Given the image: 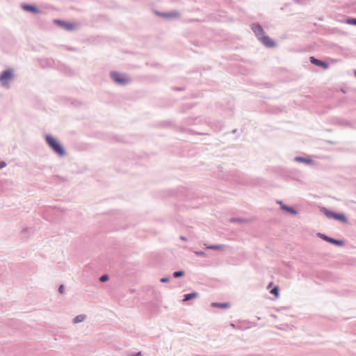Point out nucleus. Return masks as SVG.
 Returning a JSON list of instances; mask_svg holds the SVG:
<instances>
[{"mask_svg":"<svg viewBox=\"0 0 356 356\" xmlns=\"http://www.w3.org/2000/svg\"><path fill=\"white\" fill-rule=\"evenodd\" d=\"M39 65L41 67H54L56 65L54 60L49 58H42L38 60Z\"/></svg>","mask_w":356,"mask_h":356,"instance_id":"6e6552de","label":"nucleus"},{"mask_svg":"<svg viewBox=\"0 0 356 356\" xmlns=\"http://www.w3.org/2000/svg\"><path fill=\"white\" fill-rule=\"evenodd\" d=\"M251 29L254 33L257 40H260L261 36L264 35L266 33L261 25L259 23H254L251 25Z\"/></svg>","mask_w":356,"mask_h":356,"instance_id":"39448f33","label":"nucleus"},{"mask_svg":"<svg viewBox=\"0 0 356 356\" xmlns=\"http://www.w3.org/2000/svg\"><path fill=\"white\" fill-rule=\"evenodd\" d=\"M192 108V105L189 104H185L182 105L181 112H185Z\"/></svg>","mask_w":356,"mask_h":356,"instance_id":"b1692460","label":"nucleus"},{"mask_svg":"<svg viewBox=\"0 0 356 356\" xmlns=\"http://www.w3.org/2000/svg\"><path fill=\"white\" fill-rule=\"evenodd\" d=\"M109 280V276L107 274H104L99 277V281L102 282H107Z\"/></svg>","mask_w":356,"mask_h":356,"instance_id":"a878e982","label":"nucleus"},{"mask_svg":"<svg viewBox=\"0 0 356 356\" xmlns=\"http://www.w3.org/2000/svg\"><path fill=\"white\" fill-rule=\"evenodd\" d=\"M321 211L329 219H334L337 212L331 211L325 207H321Z\"/></svg>","mask_w":356,"mask_h":356,"instance_id":"4468645a","label":"nucleus"},{"mask_svg":"<svg viewBox=\"0 0 356 356\" xmlns=\"http://www.w3.org/2000/svg\"><path fill=\"white\" fill-rule=\"evenodd\" d=\"M354 74H355V76L356 77V70H355Z\"/></svg>","mask_w":356,"mask_h":356,"instance_id":"58836bf2","label":"nucleus"},{"mask_svg":"<svg viewBox=\"0 0 356 356\" xmlns=\"http://www.w3.org/2000/svg\"><path fill=\"white\" fill-rule=\"evenodd\" d=\"M184 275L185 272L182 270L175 271L172 273V276L174 278H179L184 276Z\"/></svg>","mask_w":356,"mask_h":356,"instance_id":"4be33fe9","label":"nucleus"},{"mask_svg":"<svg viewBox=\"0 0 356 356\" xmlns=\"http://www.w3.org/2000/svg\"><path fill=\"white\" fill-rule=\"evenodd\" d=\"M194 253L197 257H204L206 255L205 252L202 250L195 251Z\"/></svg>","mask_w":356,"mask_h":356,"instance_id":"bb28decb","label":"nucleus"},{"mask_svg":"<svg viewBox=\"0 0 356 356\" xmlns=\"http://www.w3.org/2000/svg\"><path fill=\"white\" fill-rule=\"evenodd\" d=\"M334 220H338V221L345 223V224H347L348 222V218L346 216V215L343 213L337 212Z\"/></svg>","mask_w":356,"mask_h":356,"instance_id":"2eb2a0df","label":"nucleus"},{"mask_svg":"<svg viewBox=\"0 0 356 356\" xmlns=\"http://www.w3.org/2000/svg\"><path fill=\"white\" fill-rule=\"evenodd\" d=\"M347 24L356 26V18L348 17L345 20Z\"/></svg>","mask_w":356,"mask_h":356,"instance_id":"5701e85b","label":"nucleus"},{"mask_svg":"<svg viewBox=\"0 0 356 356\" xmlns=\"http://www.w3.org/2000/svg\"><path fill=\"white\" fill-rule=\"evenodd\" d=\"M236 132H237V130H236V129H234V130L232 131V133H233V134H235V133H236Z\"/></svg>","mask_w":356,"mask_h":356,"instance_id":"f704fd0d","label":"nucleus"},{"mask_svg":"<svg viewBox=\"0 0 356 356\" xmlns=\"http://www.w3.org/2000/svg\"><path fill=\"white\" fill-rule=\"evenodd\" d=\"M6 163L5 161H0V170L6 167Z\"/></svg>","mask_w":356,"mask_h":356,"instance_id":"7c9ffc66","label":"nucleus"},{"mask_svg":"<svg viewBox=\"0 0 356 356\" xmlns=\"http://www.w3.org/2000/svg\"><path fill=\"white\" fill-rule=\"evenodd\" d=\"M317 236L320 238L323 239V241H325L330 244L337 245V246L341 247V246H343L345 243L344 241H343V240L334 238L330 237L325 234L318 233Z\"/></svg>","mask_w":356,"mask_h":356,"instance_id":"20e7f679","label":"nucleus"},{"mask_svg":"<svg viewBox=\"0 0 356 356\" xmlns=\"http://www.w3.org/2000/svg\"><path fill=\"white\" fill-rule=\"evenodd\" d=\"M231 326L232 327H235L234 324V323H231Z\"/></svg>","mask_w":356,"mask_h":356,"instance_id":"4c0bfd02","label":"nucleus"},{"mask_svg":"<svg viewBox=\"0 0 356 356\" xmlns=\"http://www.w3.org/2000/svg\"><path fill=\"white\" fill-rule=\"evenodd\" d=\"M270 293L273 295L274 296H275L276 298H277L280 295V289H279V286H273L270 291Z\"/></svg>","mask_w":356,"mask_h":356,"instance_id":"aec40b11","label":"nucleus"},{"mask_svg":"<svg viewBox=\"0 0 356 356\" xmlns=\"http://www.w3.org/2000/svg\"><path fill=\"white\" fill-rule=\"evenodd\" d=\"M198 293L196 291H193L188 293H186L184 295L183 302H187L191 300H193L198 296Z\"/></svg>","mask_w":356,"mask_h":356,"instance_id":"dca6fc26","label":"nucleus"},{"mask_svg":"<svg viewBox=\"0 0 356 356\" xmlns=\"http://www.w3.org/2000/svg\"><path fill=\"white\" fill-rule=\"evenodd\" d=\"M272 284H273V282H270V283L268 284V288H269Z\"/></svg>","mask_w":356,"mask_h":356,"instance_id":"c9c22d12","label":"nucleus"},{"mask_svg":"<svg viewBox=\"0 0 356 356\" xmlns=\"http://www.w3.org/2000/svg\"><path fill=\"white\" fill-rule=\"evenodd\" d=\"M179 238H180L181 241H187L186 237H185V236H180Z\"/></svg>","mask_w":356,"mask_h":356,"instance_id":"473e14b6","label":"nucleus"},{"mask_svg":"<svg viewBox=\"0 0 356 356\" xmlns=\"http://www.w3.org/2000/svg\"><path fill=\"white\" fill-rule=\"evenodd\" d=\"M21 8L24 11L33 13V14H38L40 13V9L34 4H29V3H22Z\"/></svg>","mask_w":356,"mask_h":356,"instance_id":"9d476101","label":"nucleus"},{"mask_svg":"<svg viewBox=\"0 0 356 356\" xmlns=\"http://www.w3.org/2000/svg\"><path fill=\"white\" fill-rule=\"evenodd\" d=\"M33 232L32 228H26L22 231V233H31Z\"/></svg>","mask_w":356,"mask_h":356,"instance_id":"c756f323","label":"nucleus"},{"mask_svg":"<svg viewBox=\"0 0 356 356\" xmlns=\"http://www.w3.org/2000/svg\"><path fill=\"white\" fill-rule=\"evenodd\" d=\"M277 203L280 204V209L283 211H286L287 213L291 214V215H297L298 214V210L295 208L290 207L289 205L284 204L282 201H277Z\"/></svg>","mask_w":356,"mask_h":356,"instance_id":"9b49d317","label":"nucleus"},{"mask_svg":"<svg viewBox=\"0 0 356 356\" xmlns=\"http://www.w3.org/2000/svg\"><path fill=\"white\" fill-rule=\"evenodd\" d=\"M58 292L60 293H64V291H65V286L64 284H60L59 286H58Z\"/></svg>","mask_w":356,"mask_h":356,"instance_id":"c85d7f7f","label":"nucleus"},{"mask_svg":"<svg viewBox=\"0 0 356 356\" xmlns=\"http://www.w3.org/2000/svg\"><path fill=\"white\" fill-rule=\"evenodd\" d=\"M230 222H238V223H247L248 222V220L243 218H231L229 219Z\"/></svg>","mask_w":356,"mask_h":356,"instance_id":"a211bd4d","label":"nucleus"},{"mask_svg":"<svg viewBox=\"0 0 356 356\" xmlns=\"http://www.w3.org/2000/svg\"><path fill=\"white\" fill-rule=\"evenodd\" d=\"M44 139L49 148L58 156L63 157L66 154L64 146L56 138L51 134H46Z\"/></svg>","mask_w":356,"mask_h":356,"instance_id":"f257e3e1","label":"nucleus"},{"mask_svg":"<svg viewBox=\"0 0 356 356\" xmlns=\"http://www.w3.org/2000/svg\"><path fill=\"white\" fill-rule=\"evenodd\" d=\"M309 61L312 64L320 67L324 70H327L329 67V63L327 62L320 60L314 56H310Z\"/></svg>","mask_w":356,"mask_h":356,"instance_id":"0eeeda50","label":"nucleus"},{"mask_svg":"<svg viewBox=\"0 0 356 356\" xmlns=\"http://www.w3.org/2000/svg\"><path fill=\"white\" fill-rule=\"evenodd\" d=\"M68 49L70 50V51H73L74 50L73 48H69Z\"/></svg>","mask_w":356,"mask_h":356,"instance_id":"e433bc0d","label":"nucleus"},{"mask_svg":"<svg viewBox=\"0 0 356 356\" xmlns=\"http://www.w3.org/2000/svg\"><path fill=\"white\" fill-rule=\"evenodd\" d=\"M223 246L224 245L222 244L210 245L207 246V248L212 250H218L222 249Z\"/></svg>","mask_w":356,"mask_h":356,"instance_id":"412c9836","label":"nucleus"},{"mask_svg":"<svg viewBox=\"0 0 356 356\" xmlns=\"http://www.w3.org/2000/svg\"><path fill=\"white\" fill-rule=\"evenodd\" d=\"M131 356H142V353H141V352H137V353L131 354Z\"/></svg>","mask_w":356,"mask_h":356,"instance_id":"2f4dec72","label":"nucleus"},{"mask_svg":"<svg viewBox=\"0 0 356 356\" xmlns=\"http://www.w3.org/2000/svg\"><path fill=\"white\" fill-rule=\"evenodd\" d=\"M156 15L163 18H176L179 16V13L178 11H172V12H159L156 11Z\"/></svg>","mask_w":356,"mask_h":356,"instance_id":"f8f14e48","label":"nucleus"},{"mask_svg":"<svg viewBox=\"0 0 356 356\" xmlns=\"http://www.w3.org/2000/svg\"><path fill=\"white\" fill-rule=\"evenodd\" d=\"M259 41L268 48H274L277 45L275 41L266 34L261 36V38L259 40Z\"/></svg>","mask_w":356,"mask_h":356,"instance_id":"423d86ee","label":"nucleus"},{"mask_svg":"<svg viewBox=\"0 0 356 356\" xmlns=\"http://www.w3.org/2000/svg\"><path fill=\"white\" fill-rule=\"evenodd\" d=\"M170 277H163L160 279V282L161 283H167L170 281Z\"/></svg>","mask_w":356,"mask_h":356,"instance_id":"cd10ccee","label":"nucleus"},{"mask_svg":"<svg viewBox=\"0 0 356 356\" xmlns=\"http://www.w3.org/2000/svg\"><path fill=\"white\" fill-rule=\"evenodd\" d=\"M192 108V105L189 104H185L182 105L181 112H185Z\"/></svg>","mask_w":356,"mask_h":356,"instance_id":"393cba45","label":"nucleus"},{"mask_svg":"<svg viewBox=\"0 0 356 356\" xmlns=\"http://www.w3.org/2000/svg\"><path fill=\"white\" fill-rule=\"evenodd\" d=\"M14 76V70L12 68H8L3 70L0 74V82L5 88H9L8 81L12 80Z\"/></svg>","mask_w":356,"mask_h":356,"instance_id":"7ed1b4c3","label":"nucleus"},{"mask_svg":"<svg viewBox=\"0 0 356 356\" xmlns=\"http://www.w3.org/2000/svg\"><path fill=\"white\" fill-rule=\"evenodd\" d=\"M110 78L113 81L120 86H127L130 83V79L125 74L120 73L117 71L110 72Z\"/></svg>","mask_w":356,"mask_h":356,"instance_id":"f03ea898","label":"nucleus"},{"mask_svg":"<svg viewBox=\"0 0 356 356\" xmlns=\"http://www.w3.org/2000/svg\"><path fill=\"white\" fill-rule=\"evenodd\" d=\"M211 307L219 309H228L230 307V304L228 302H212Z\"/></svg>","mask_w":356,"mask_h":356,"instance_id":"f3484780","label":"nucleus"},{"mask_svg":"<svg viewBox=\"0 0 356 356\" xmlns=\"http://www.w3.org/2000/svg\"><path fill=\"white\" fill-rule=\"evenodd\" d=\"M86 318V316L85 314H79L77 315L74 319L73 323H79L81 322H83Z\"/></svg>","mask_w":356,"mask_h":356,"instance_id":"6ab92c4d","label":"nucleus"},{"mask_svg":"<svg viewBox=\"0 0 356 356\" xmlns=\"http://www.w3.org/2000/svg\"><path fill=\"white\" fill-rule=\"evenodd\" d=\"M293 160L296 162L305 163L307 165H314V161L310 159L309 157H303V156H296Z\"/></svg>","mask_w":356,"mask_h":356,"instance_id":"ddd939ff","label":"nucleus"},{"mask_svg":"<svg viewBox=\"0 0 356 356\" xmlns=\"http://www.w3.org/2000/svg\"><path fill=\"white\" fill-rule=\"evenodd\" d=\"M176 90H183V88H176Z\"/></svg>","mask_w":356,"mask_h":356,"instance_id":"72a5a7b5","label":"nucleus"},{"mask_svg":"<svg viewBox=\"0 0 356 356\" xmlns=\"http://www.w3.org/2000/svg\"><path fill=\"white\" fill-rule=\"evenodd\" d=\"M54 23L67 31H72L75 28V25L73 23L61 19H54Z\"/></svg>","mask_w":356,"mask_h":356,"instance_id":"1a4fd4ad","label":"nucleus"}]
</instances>
